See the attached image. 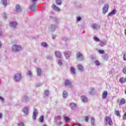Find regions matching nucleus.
<instances>
[{"instance_id":"b1692460","label":"nucleus","mask_w":126,"mask_h":126,"mask_svg":"<svg viewBox=\"0 0 126 126\" xmlns=\"http://www.w3.org/2000/svg\"><path fill=\"white\" fill-rule=\"evenodd\" d=\"M102 59L103 60H104V61H105L106 62H107V61L109 60V56H108L107 54H105L102 56Z\"/></svg>"},{"instance_id":"0e129e2a","label":"nucleus","mask_w":126,"mask_h":126,"mask_svg":"<svg viewBox=\"0 0 126 126\" xmlns=\"http://www.w3.org/2000/svg\"><path fill=\"white\" fill-rule=\"evenodd\" d=\"M55 119H57V117H55Z\"/></svg>"},{"instance_id":"20e7f679","label":"nucleus","mask_w":126,"mask_h":126,"mask_svg":"<svg viewBox=\"0 0 126 126\" xmlns=\"http://www.w3.org/2000/svg\"><path fill=\"white\" fill-rule=\"evenodd\" d=\"M21 73H17L14 76V80L16 82H18L21 80Z\"/></svg>"},{"instance_id":"c85d7f7f","label":"nucleus","mask_w":126,"mask_h":126,"mask_svg":"<svg viewBox=\"0 0 126 126\" xmlns=\"http://www.w3.org/2000/svg\"><path fill=\"white\" fill-rule=\"evenodd\" d=\"M29 109V107H25V108L23 109V112L24 114H26L27 115L28 114V110Z\"/></svg>"},{"instance_id":"c9c22d12","label":"nucleus","mask_w":126,"mask_h":126,"mask_svg":"<svg viewBox=\"0 0 126 126\" xmlns=\"http://www.w3.org/2000/svg\"><path fill=\"white\" fill-rule=\"evenodd\" d=\"M1 2H2L3 5H4V6H6V5L7 3L6 0H1Z\"/></svg>"},{"instance_id":"864d4df0","label":"nucleus","mask_w":126,"mask_h":126,"mask_svg":"<svg viewBox=\"0 0 126 126\" xmlns=\"http://www.w3.org/2000/svg\"><path fill=\"white\" fill-rule=\"evenodd\" d=\"M74 125L76 126H81V124H80L79 123H75Z\"/></svg>"},{"instance_id":"f257e3e1","label":"nucleus","mask_w":126,"mask_h":126,"mask_svg":"<svg viewBox=\"0 0 126 126\" xmlns=\"http://www.w3.org/2000/svg\"><path fill=\"white\" fill-rule=\"evenodd\" d=\"M36 2H37V0H32L31 1V5L29 6V9L31 11H36L38 7L36 5Z\"/></svg>"},{"instance_id":"680f3d73","label":"nucleus","mask_w":126,"mask_h":126,"mask_svg":"<svg viewBox=\"0 0 126 126\" xmlns=\"http://www.w3.org/2000/svg\"><path fill=\"white\" fill-rule=\"evenodd\" d=\"M52 39H53V40L55 39V36H52Z\"/></svg>"},{"instance_id":"603ef678","label":"nucleus","mask_w":126,"mask_h":126,"mask_svg":"<svg viewBox=\"0 0 126 126\" xmlns=\"http://www.w3.org/2000/svg\"><path fill=\"white\" fill-rule=\"evenodd\" d=\"M80 20H81V17H78L77 18V21H80Z\"/></svg>"},{"instance_id":"c03bdc74","label":"nucleus","mask_w":126,"mask_h":126,"mask_svg":"<svg viewBox=\"0 0 126 126\" xmlns=\"http://www.w3.org/2000/svg\"><path fill=\"white\" fill-rule=\"evenodd\" d=\"M98 53L101 55H102L103 54H104V53H105V51H104V50H99L98 51Z\"/></svg>"},{"instance_id":"09e8293b","label":"nucleus","mask_w":126,"mask_h":126,"mask_svg":"<svg viewBox=\"0 0 126 126\" xmlns=\"http://www.w3.org/2000/svg\"><path fill=\"white\" fill-rule=\"evenodd\" d=\"M123 120H126V112L124 114V115L123 116Z\"/></svg>"},{"instance_id":"4468645a","label":"nucleus","mask_w":126,"mask_h":126,"mask_svg":"<svg viewBox=\"0 0 126 126\" xmlns=\"http://www.w3.org/2000/svg\"><path fill=\"white\" fill-rule=\"evenodd\" d=\"M106 45H107V41L106 40H103L100 42L99 45L101 46V47H104V46H106Z\"/></svg>"},{"instance_id":"e2e57ef3","label":"nucleus","mask_w":126,"mask_h":126,"mask_svg":"<svg viewBox=\"0 0 126 126\" xmlns=\"http://www.w3.org/2000/svg\"><path fill=\"white\" fill-rule=\"evenodd\" d=\"M43 126H47V125H43Z\"/></svg>"},{"instance_id":"a878e982","label":"nucleus","mask_w":126,"mask_h":126,"mask_svg":"<svg viewBox=\"0 0 126 126\" xmlns=\"http://www.w3.org/2000/svg\"><path fill=\"white\" fill-rule=\"evenodd\" d=\"M91 123L92 126H95V119L94 117L91 118Z\"/></svg>"},{"instance_id":"8fccbe9b","label":"nucleus","mask_w":126,"mask_h":126,"mask_svg":"<svg viewBox=\"0 0 126 126\" xmlns=\"http://www.w3.org/2000/svg\"><path fill=\"white\" fill-rule=\"evenodd\" d=\"M89 120V117H88V116H86L85 117V122H88V120Z\"/></svg>"},{"instance_id":"a18cd8bd","label":"nucleus","mask_w":126,"mask_h":126,"mask_svg":"<svg viewBox=\"0 0 126 126\" xmlns=\"http://www.w3.org/2000/svg\"><path fill=\"white\" fill-rule=\"evenodd\" d=\"M123 61H126V53H124Z\"/></svg>"},{"instance_id":"c756f323","label":"nucleus","mask_w":126,"mask_h":126,"mask_svg":"<svg viewBox=\"0 0 126 126\" xmlns=\"http://www.w3.org/2000/svg\"><path fill=\"white\" fill-rule=\"evenodd\" d=\"M27 75L29 76V77H32V71L31 70H29L27 72Z\"/></svg>"},{"instance_id":"ea45409f","label":"nucleus","mask_w":126,"mask_h":126,"mask_svg":"<svg viewBox=\"0 0 126 126\" xmlns=\"http://www.w3.org/2000/svg\"><path fill=\"white\" fill-rule=\"evenodd\" d=\"M49 94H50V93L49 92V91H48V90L44 91V94H45V96H49Z\"/></svg>"},{"instance_id":"4d7b16f0","label":"nucleus","mask_w":126,"mask_h":126,"mask_svg":"<svg viewBox=\"0 0 126 126\" xmlns=\"http://www.w3.org/2000/svg\"><path fill=\"white\" fill-rule=\"evenodd\" d=\"M3 16L4 18H6V14H5V13H3Z\"/></svg>"},{"instance_id":"aec40b11","label":"nucleus","mask_w":126,"mask_h":126,"mask_svg":"<svg viewBox=\"0 0 126 126\" xmlns=\"http://www.w3.org/2000/svg\"><path fill=\"white\" fill-rule=\"evenodd\" d=\"M10 26H11V27L15 28V27H16V26H17V23H16L15 22H11V23H10Z\"/></svg>"},{"instance_id":"7c9ffc66","label":"nucleus","mask_w":126,"mask_h":126,"mask_svg":"<svg viewBox=\"0 0 126 126\" xmlns=\"http://www.w3.org/2000/svg\"><path fill=\"white\" fill-rule=\"evenodd\" d=\"M63 98H66L67 97V92L66 91H63Z\"/></svg>"},{"instance_id":"7ed1b4c3","label":"nucleus","mask_w":126,"mask_h":126,"mask_svg":"<svg viewBox=\"0 0 126 126\" xmlns=\"http://www.w3.org/2000/svg\"><path fill=\"white\" fill-rule=\"evenodd\" d=\"M106 125H109V126H113V121L112 119L109 117H106L105 119Z\"/></svg>"},{"instance_id":"5701e85b","label":"nucleus","mask_w":126,"mask_h":126,"mask_svg":"<svg viewBox=\"0 0 126 126\" xmlns=\"http://www.w3.org/2000/svg\"><path fill=\"white\" fill-rule=\"evenodd\" d=\"M81 100L83 103H87L88 100H87V97L85 96H81Z\"/></svg>"},{"instance_id":"6e6552de","label":"nucleus","mask_w":126,"mask_h":126,"mask_svg":"<svg viewBox=\"0 0 126 126\" xmlns=\"http://www.w3.org/2000/svg\"><path fill=\"white\" fill-rule=\"evenodd\" d=\"M69 106H70L71 110H76V108L77 107L76 104L74 102H72V103H70Z\"/></svg>"},{"instance_id":"bf43d9fd","label":"nucleus","mask_w":126,"mask_h":126,"mask_svg":"<svg viewBox=\"0 0 126 126\" xmlns=\"http://www.w3.org/2000/svg\"><path fill=\"white\" fill-rule=\"evenodd\" d=\"M62 122H59L58 125H62Z\"/></svg>"},{"instance_id":"e433bc0d","label":"nucleus","mask_w":126,"mask_h":126,"mask_svg":"<svg viewBox=\"0 0 126 126\" xmlns=\"http://www.w3.org/2000/svg\"><path fill=\"white\" fill-rule=\"evenodd\" d=\"M94 40L95 42H100V39L98 37H97V36H94Z\"/></svg>"},{"instance_id":"39448f33","label":"nucleus","mask_w":126,"mask_h":126,"mask_svg":"<svg viewBox=\"0 0 126 126\" xmlns=\"http://www.w3.org/2000/svg\"><path fill=\"white\" fill-rule=\"evenodd\" d=\"M108 10H109V4H105L102 9V13L105 14L108 12Z\"/></svg>"},{"instance_id":"dca6fc26","label":"nucleus","mask_w":126,"mask_h":126,"mask_svg":"<svg viewBox=\"0 0 126 126\" xmlns=\"http://www.w3.org/2000/svg\"><path fill=\"white\" fill-rule=\"evenodd\" d=\"M38 113V111L37 109H34V110L33 111V115H32V118L33 120H36V117H37L36 114Z\"/></svg>"},{"instance_id":"72a5a7b5","label":"nucleus","mask_w":126,"mask_h":126,"mask_svg":"<svg viewBox=\"0 0 126 126\" xmlns=\"http://www.w3.org/2000/svg\"><path fill=\"white\" fill-rule=\"evenodd\" d=\"M56 3L57 5H61L62 4V0H56Z\"/></svg>"},{"instance_id":"de8ad7c7","label":"nucleus","mask_w":126,"mask_h":126,"mask_svg":"<svg viewBox=\"0 0 126 126\" xmlns=\"http://www.w3.org/2000/svg\"><path fill=\"white\" fill-rule=\"evenodd\" d=\"M18 126H25L23 122H20L18 124Z\"/></svg>"},{"instance_id":"cd10ccee","label":"nucleus","mask_w":126,"mask_h":126,"mask_svg":"<svg viewBox=\"0 0 126 126\" xmlns=\"http://www.w3.org/2000/svg\"><path fill=\"white\" fill-rule=\"evenodd\" d=\"M37 74V75H41V73L42 72V70L39 68H36Z\"/></svg>"},{"instance_id":"3c124183","label":"nucleus","mask_w":126,"mask_h":126,"mask_svg":"<svg viewBox=\"0 0 126 126\" xmlns=\"http://www.w3.org/2000/svg\"><path fill=\"white\" fill-rule=\"evenodd\" d=\"M41 85H42V84L40 83H38L36 84V87H39V86H41Z\"/></svg>"},{"instance_id":"a19ab883","label":"nucleus","mask_w":126,"mask_h":126,"mask_svg":"<svg viewBox=\"0 0 126 126\" xmlns=\"http://www.w3.org/2000/svg\"><path fill=\"white\" fill-rule=\"evenodd\" d=\"M94 63L97 66H99V65H100V62H99V61H95L94 62Z\"/></svg>"},{"instance_id":"f03ea898","label":"nucleus","mask_w":126,"mask_h":126,"mask_svg":"<svg viewBox=\"0 0 126 126\" xmlns=\"http://www.w3.org/2000/svg\"><path fill=\"white\" fill-rule=\"evenodd\" d=\"M12 50L13 52H20L22 51V47L19 45H14L12 46Z\"/></svg>"},{"instance_id":"393cba45","label":"nucleus","mask_w":126,"mask_h":126,"mask_svg":"<svg viewBox=\"0 0 126 126\" xmlns=\"http://www.w3.org/2000/svg\"><path fill=\"white\" fill-rule=\"evenodd\" d=\"M70 71H71V73L73 74V75H74L75 74V69L74 67H70Z\"/></svg>"},{"instance_id":"a211bd4d","label":"nucleus","mask_w":126,"mask_h":126,"mask_svg":"<svg viewBox=\"0 0 126 126\" xmlns=\"http://www.w3.org/2000/svg\"><path fill=\"white\" fill-rule=\"evenodd\" d=\"M55 55L57 58H62V54L60 51H55Z\"/></svg>"},{"instance_id":"6e6d98bb","label":"nucleus","mask_w":126,"mask_h":126,"mask_svg":"<svg viewBox=\"0 0 126 126\" xmlns=\"http://www.w3.org/2000/svg\"><path fill=\"white\" fill-rule=\"evenodd\" d=\"M120 82H121V83H123L124 82V80H123V78H121L120 79Z\"/></svg>"},{"instance_id":"49530a36","label":"nucleus","mask_w":126,"mask_h":126,"mask_svg":"<svg viewBox=\"0 0 126 126\" xmlns=\"http://www.w3.org/2000/svg\"><path fill=\"white\" fill-rule=\"evenodd\" d=\"M123 72L124 74H126V67L124 66V68L123 69Z\"/></svg>"},{"instance_id":"bb28decb","label":"nucleus","mask_w":126,"mask_h":126,"mask_svg":"<svg viewBox=\"0 0 126 126\" xmlns=\"http://www.w3.org/2000/svg\"><path fill=\"white\" fill-rule=\"evenodd\" d=\"M126 104V100H125L124 98H122L120 100V103H119V105H124Z\"/></svg>"},{"instance_id":"13d9d810","label":"nucleus","mask_w":126,"mask_h":126,"mask_svg":"<svg viewBox=\"0 0 126 126\" xmlns=\"http://www.w3.org/2000/svg\"><path fill=\"white\" fill-rule=\"evenodd\" d=\"M2 118V114L1 113H0V119H1Z\"/></svg>"},{"instance_id":"ddd939ff","label":"nucleus","mask_w":126,"mask_h":126,"mask_svg":"<svg viewBox=\"0 0 126 126\" xmlns=\"http://www.w3.org/2000/svg\"><path fill=\"white\" fill-rule=\"evenodd\" d=\"M64 55L66 59H68L70 57V55H71V52L70 51H65L64 53Z\"/></svg>"},{"instance_id":"9b49d317","label":"nucleus","mask_w":126,"mask_h":126,"mask_svg":"<svg viewBox=\"0 0 126 126\" xmlns=\"http://www.w3.org/2000/svg\"><path fill=\"white\" fill-rule=\"evenodd\" d=\"M29 101V98H28V96L25 95L22 98V102L23 103H26V102H28Z\"/></svg>"},{"instance_id":"58836bf2","label":"nucleus","mask_w":126,"mask_h":126,"mask_svg":"<svg viewBox=\"0 0 126 126\" xmlns=\"http://www.w3.org/2000/svg\"><path fill=\"white\" fill-rule=\"evenodd\" d=\"M94 88H92L91 91L89 92V94L90 95H92V94H93V93L94 92Z\"/></svg>"},{"instance_id":"052dcab7","label":"nucleus","mask_w":126,"mask_h":126,"mask_svg":"<svg viewBox=\"0 0 126 126\" xmlns=\"http://www.w3.org/2000/svg\"><path fill=\"white\" fill-rule=\"evenodd\" d=\"M1 47V42L0 41V48Z\"/></svg>"},{"instance_id":"4be33fe9","label":"nucleus","mask_w":126,"mask_h":126,"mask_svg":"<svg viewBox=\"0 0 126 126\" xmlns=\"http://www.w3.org/2000/svg\"><path fill=\"white\" fill-rule=\"evenodd\" d=\"M77 67L78 70H80V71H83L84 70L83 66H82L81 64H78Z\"/></svg>"},{"instance_id":"412c9836","label":"nucleus","mask_w":126,"mask_h":126,"mask_svg":"<svg viewBox=\"0 0 126 126\" xmlns=\"http://www.w3.org/2000/svg\"><path fill=\"white\" fill-rule=\"evenodd\" d=\"M52 8L54 10H55V11H58V12H60V11L61 10V9L59 8V7H57L55 4H53L52 5Z\"/></svg>"},{"instance_id":"2f4dec72","label":"nucleus","mask_w":126,"mask_h":126,"mask_svg":"<svg viewBox=\"0 0 126 126\" xmlns=\"http://www.w3.org/2000/svg\"><path fill=\"white\" fill-rule=\"evenodd\" d=\"M41 46L44 48H47V47H48V44H47V43L43 42L41 43Z\"/></svg>"},{"instance_id":"5fc2aeb1","label":"nucleus","mask_w":126,"mask_h":126,"mask_svg":"<svg viewBox=\"0 0 126 126\" xmlns=\"http://www.w3.org/2000/svg\"><path fill=\"white\" fill-rule=\"evenodd\" d=\"M0 100L1 101V102H3L4 99H3V97H2V96H0Z\"/></svg>"},{"instance_id":"9d476101","label":"nucleus","mask_w":126,"mask_h":126,"mask_svg":"<svg viewBox=\"0 0 126 126\" xmlns=\"http://www.w3.org/2000/svg\"><path fill=\"white\" fill-rule=\"evenodd\" d=\"M91 27L94 30H97V29H99V28H100V26L96 24H93V25H92Z\"/></svg>"},{"instance_id":"2eb2a0df","label":"nucleus","mask_w":126,"mask_h":126,"mask_svg":"<svg viewBox=\"0 0 126 126\" xmlns=\"http://www.w3.org/2000/svg\"><path fill=\"white\" fill-rule=\"evenodd\" d=\"M117 12V10L116 9H113L110 13H109L108 15H107V17H109V16H112V15H114L116 14Z\"/></svg>"},{"instance_id":"6ab92c4d","label":"nucleus","mask_w":126,"mask_h":126,"mask_svg":"<svg viewBox=\"0 0 126 126\" xmlns=\"http://www.w3.org/2000/svg\"><path fill=\"white\" fill-rule=\"evenodd\" d=\"M56 28H57V25L51 24L50 27V30L53 32L56 30Z\"/></svg>"},{"instance_id":"f3484780","label":"nucleus","mask_w":126,"mask_h":126,"mask_svg":"<svg viewBox=\"0 0 126 126\" xmlns=\"http://www.w3.org/2000/svg\"><path fill=\"white\" fill-rule=\"evenodd\" d=\"M108 96V92L104 91L102 93V99H106Z\"/></svg>"},{"instance_id":"f8f14e48","label":"nucleus","mask_w":126,"mask_h":126,"mask_svg":"<svg viewBox=\"0 0 126 126\" xmlns=\"http://www.w3.org/2000/svg\"><path fill=\"white\" fill-rule=\"evenodd\" d=\"M65 86H68V87H71V82L68 79L65 80Z\"/></svg>"},{"instance_id":"79ce46f5","label":"nucleus","mask_w":126,"mask_h":126,"mask_svg":"<svg viewBox=\"0 0 126 126\" xmlns=\"http://www.w3.org/2000/svg\"><path fill=\"white\" fill-rule=\"evenodd\" d=\"M46 59H47V60H52L53 56L52 55H48L47 56Z\"/></svg>"},{"instance_id":"4c0bfd02","label":"nucleus","mask_w":126,"mask_h":126,"mask_svg":"<svg viewBox=\"0 0 126 126\" xmlns=\"http://www.w3.org/2000/svg\"><path fill=\"white\" fill-rule=\"evenodd\" d=\"M115 115H116V116H117L118 117H120L121 116V115L120 114V111L116 110Z\"/></svg>"},{"instance_id":"f704fd0d","label":"nucleus","mask_w":126,"mask_h":126,"mask_svg":"<svg viewBox=\"0 0 126 126\" xmlns=\"http://www.w3.org/2000/svg\"><path fill=\"white\" fill-rule=\"evenodd\" d=\"M58 63L59 66H62L63 65V60H59L58 62Z\"/></svg>"},{"instance_id":"37998d69","label":"nucleus","mask_w":126,"mask_h":126,"mask_svg":"<svg viewBox=\"0 0 126 126\" xmlns=\"http://www.w3.org/2000/svg\"><path fill=\"white\" fill-rule=\"evenodd\" d=\"M64 120L66 121V122H69V118L67 117H64Z\"/></svg>"},{"instance_id":"1a4fd4ad","label":"nucleus","mask_w":126,"mask_h":126,"mask_svg":"<svg viewBox=\"0 0 126 126\" xmlns=\"http://www.w3.org/2000/svg\"><path fill=\"white\" fill-rule=\"evenodd\" d=\"M22 10H21V7H20V5L19 4H17L15 7V12L16 13H19L21 11H22Z\"/></svg>"},{"instance_id":"423d86ee","label":"nucleus","mask_w":126,"mask_h":126,"mask_svg":"<svg viewBox=\"0 0 126 126\" xmlns=\"http://www.w3.org/2000/svg\"><path fill=\"white\" fill-rule=\"evenodd\" d=\"M50 19H51V20H52V21H53L54 23L55 24V25H56V24H58V23H60V19H59V18H57V17H52V16H50Z\"/></svg>"},{"instance_id":"473e14b6","label":"nucleus","mask_w":126,"mask_h":126,"mask_svg":"<svg viewBox=\"0 0 126 126\" xmlns=\"http://www.w3.org/2000/svg\"><path fill=\"white\" fill-rule=\"evenodd\" d=\"M39 122L40 123H44V116L42 115L40 117Z\"/></svg>"},{"instance_id":"0eeeda50","label":"nucleus","mask_w":126,"mask_h":126,"mask_svg":"<svg viewBox=\"0 0 126 126\" xmlns=\"http://www.w3.org/2000/svg\"><path fill=\"white\" fill-rule=\"evenodd\" d=\"M76 58L77 61H83V55L79 52L77 53Z\"/></svg>"}]
</instances>
